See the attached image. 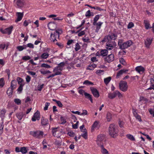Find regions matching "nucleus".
Masks as SVG:
<instances>
[{"label":"nucleus","mask_w":154,"mask_h":154,"mask_svg":"<svg viewBox=\"0 0 154 154\" xmlns=\"http://www.w3.org/2000/svg\"><path fill=\"white\" fill-rule=\"evenodd\" d=\"M117 37V35L116 33H112L111 34L105 36L102 42H106V48L109 50H112L116 46V43L114 40Z\"/></svg>","instance_id":"1"},{"label":"nucleus","mask_w":154,"mask_h":154,"mask_svg":"<svg viewBox=\"0 0 154 154\" xmlns=\"http://www.w3.org/2000/svg\"><path fill=\"white\" fill-rule=\"evenodd\" d=\"M109 133L110 136L113 138H115L118 134V126L114 123L109 125L108 128Z\"/></svg>","instance_id":"2"},{"label":"nucleus","mask_w":154,"mask_h":154,"mask_svg":"<svg viewBox=\"0 0 154 154\" xmlns=\"http://www.w3.org/2000/svg\"><path fill=\"white\" fill-rule=\"evenodd\" d=\"M62 33L63 31L61 29H57L53 33L51 34V40L53 42L57 41V39H59L60 35Z\"/></svg>","instance_id":"3"},{"label":"nucleus","mask_w":154,"mask_h":154,"mask_svg":"<svg viewBox=\"0 0 154 154\" xmlns=\"http://www.w3.org/2000/svg\"><path fill=\"white\" fill-rule=\"evenodd\" d=\"M29 134L34 137L40 139L43 137L44 132L40 130H37L36 131H30Z\"/></svg>","instance_id":"4"},{"label":"nucleus","mask_w":154,"mask_h":154,"mask_svg":"<svg viewBox=\"0 0 154 154\" xmlns=\"http://www.w3.org/2000/svg\"><path fill=\"white\" fill-rule=\"evenodd\" d=\"M118 95L119 97L122 96V94L118 91H116L113 93H109L108 94V97L111 99H113Z\"/></svg>","instance_id":"5"},{"label":"nucleus","mask_w":154,"mask_h":154,"mask_svg":"<svg viewBox=\"0 0 154 154\" xmlns=\"http://www.w3.org/2000/svg\"><path fill=\"white\" fill-rule=\"evenodd\" d=\"M13 28V26H11L4 30L1 29L0 31L3 34H7L8 35H9L11 33Z\"/></svg>","instance_id":"6"},{"label":"nucleus","mask_w":154,"mask_h":154,"mask_svg":"<svg viewBox=\"0 0 154 154\" xmlns=\"http://www.w3.org/2000/svg\"><path fill=\"white\" fill-rule=\"evenodd\" d=\"M52 132L53 135L59 138L61 135V132L59 130H57V128H53L52 130Z\"/></svg>","instance_id":"7"},{"label":"nucleus","mask_w":154,"mask_h":154,"mask_svg":"<svg viewBox=\"0 0 154 154\" xmlns=\"http://www.w3.org/2000/svg\"><path fill=\"white\" fill-rule=\"evenodd\" d=\"M104 136L103 134H100L98 136L97 139V145L99 146H100L102 142L104 140Z\"/></svg>","instance_id":"8"},{"label":"nucleus","mask_w":154,"mask_h":154,"mask_svg":"<svg viewBox=\"0 0 154 154\" xmlns=\"http://www.w3.org/2000/svg\"><path fill=\"white\" fill-rule=\"evenodd\" d=\"M90 90L94 95V96L98 98L99 96V94L98 90L95 88L93 87L90 88Z\"/></svg>","instance_id":"9"},{"label":"nucleus","mask_w":154,"mask_h":154,"mask_svg":"<svg viewBox=\"0 0 154 154\" xmlns=\"http://www.w3.org/2000/svg\"><path fill=\"white\" fill-rule=\"evenodd\" d=\"M40 112L37 110V111L34 114L33 117L32 118V121L35 122L37 120H39L40 119Z\"/></svg>","instance_id":"10"},{"label":"nucleus","mask_w":154,"mask_h":154,"mask_svg":"<svg viewBox=\"0 0 154 154\" xmlns=\"http://www.w3.org/2000/svg\"><path fill=\"white\" fill-rule=\"evenodd\" d=\"M48 29L51 30H54L57 27V24L54 22H49L48 25Z\"/></svg>","instance_id":"11"},{"label":"nucleus","mask_w":154,"mask_h":154,"mask_svg":"<svg viewBox=\"0 0 154 154\" xmlns=\"http://www.w3.org/2000/svg\"><path fill=\"white\" fill-rule=\"evenodd\" d=\"M16 14L17 17V18L15 20V22H17L20 21L22 19V18L23 16V12L21 13L17 12Z\"/></svg>","instance_id":"12"},{"label":"nucleus","mask_w":154,"mask_h":154,"mask_svg":"<svg viewBox=\"0 0 154 154\" xmlns=\"http://www.w3.org/2000/svg\"><path fill=\"white\" fill-rule=\"evenodd\" d=\"M119 89L122 91H125V81H121L119 84Z\"/></svg>","instance_id":"13"},{"label":"nucleus","mask_w":154,"mask_h":154,"mask_svg":"<svg viewBox=\"0 0 154 154\" xmlns=\"http://www.w3.org/2000/svg\"><path fill=\"white\" fill-rule=\"evenodd\" d=\"M135 70L136 71L140 74L143 73L145 71V69L142 66H139L135 68Z\"/></svg>","instance_id":"14"},{"label":"nucleus","mask_w":154,"mask_h":154,"mask_svg":"<svg viewBox=\"0 0 154 154\" xmlns=\"http://www.w3.org/2000/svg\"><path fill=\"white\" fill-rule=\"evenodd\" d=\"M105 60L108 62H111L114 60V55L113 54H111L105 58Z\"/></svg>","instance_id":"15"},{"label":"nucleus","mask_w":154,"mask_h":154,"mask_svg":"<svg viewBox=\"0 0 154 154\" xmlns=\"http://www.w3.org/2000/svg\"><path fill=\"white\" fill-rule=\"evenodd\" d=\"M125 42H123L122 39H120L119 41L118 44L119 48L122 50H124L125 48Z\"/></svg>","instance_id":"16"},{"label":"nucleus","mask_w":154,"mask_h":154,"mask_svg":"<svg viewBox=\"0 0 154 154\" xmlns=\"http://www.w3.org/2000/svg\"><path fill=\"white\" fill-rule=\"evenodd\" d=\"M143 23L144 24L145 28L146 29H149L151 28V27L150 26L149 21L148 20H144Z\"/></svg>","instance_id":"17"},{"label":"nucleus","mask_w":154,"mask_h":154,"mask_svg":"<svg viewBox=\"0 0 154 154\" xmlns=\"http://www.w3.org/2000/svg\"><path fill=\"white\" fill-rule=\"evenodd\" d=\"M103 23L101 22H99L98 23H95V26H96V29L95 30L96 32H98Z\"/></svg>","instance_id":"18"},{"label":"nucleus","mask_w":154,"mask_h":154,"mask_svg":"<svg viewBox=\"0 0 154 154\" xmlns=\"http://www.w3.org/2000/svg\"><path fill=\"white\" fill-rule=\"evenodd\" d=\"M17 84V82L15 80H12L11 83V86L9 88L14 90L16 88Z\"/></svg>","instance_id":"19"},{"label":"nucleus","mask_w":154,"mask_h":154,"mask_svg":"<svg viewBox=\"0 0 154 154\" xmlns=\"http://www.w3.org/2000/svg\"><path fill=\"white\" fill-rule=\"evenodd\" d=\"M152 41V39L150 38H147L146 39V41L145 42V45L146 47L147 48H149Z\"/></svg>","instance_id":"20"},{"label":"nucleus","mask_w":154,"mask_h":154,"mask_svg":"<svg viewBox=\"0 0 154 154\" xmlns=\"http://www.w3.org/2000/svg\"><path fill=\"white\" fill-rule=\"evenodd\" d=\"M108 50L107 48L106 49H102L100 50V55L103 56V57L106 56L108 53Z\"/></svg>","instance_id":"21"},{"label":"nucleus","mask_w":154,"mask_h":154,"mask_svg":"<svg viewBox=\"0 0 154 154\" xmlns=\"http://www.w3.org/2000/svg\"><path fill=\"white\" fill-rule=\"evenodd\" d=\"M48 122L47 119H45L44 117H42L41 119V124L42 125H45L48 124Z\"/></svg>","instance_id":"22"},{"label":"nucleus","mask_w":154,"mask_h":154,"mask_svg":"<svg viewBox=\"0 0 154 154\" xmlns=\"http://www.w3.org/2000/svg\"><path fill=\"white\" fill-rule=\"evenodd\" d=\"M100 147L101 149V152L102 154H109V152L104 148L103 145H101Z\"/></svg>","instance_id":"23"},{"label":"nucleus","mask_w":154,"mask_h":154,"mask_svg":"<svg viewBox=\"0 0 154 154\" xmlns=\"http://www.w3.org/2000/svg\"><path fill=\"white\" fill-rule=\"evenodd\" d=\"M84 95L86 98L90 100L91 103H93V99L92 98V96L91 95L87 92L84 93Z\"/></svg>","instance_id":"24"},{"label":"nucleus","mask_w":154,"mask_h":154,"mask_svg":"<svg viewBox=\"0 0 154 154\" xmlns=\"http://www.w3.org/2000/svg\"><path fill=\"white\" fill-rule=\"evenodd\" d=\"M13 90L14 89L9 88L7 91V94L10 98L12 96Z\"/></svg>","instance_id":"25"},{"label":"nucleus","mask_w":154,"mask_h":154,"mask_svg":"<svg viewBox=\"0 0 154 154\" xmlns=\"http://www.w3.org/2000/svg\"><path fill=\"white\" fill-rule=\"evenodd\" d=\"M24 114L22 112H17L16 114V116L18 119L20 120L22 119Z\"/></svg>","instance_id":"26"},{"label":"nucleus","mask_w":154,"mask_h":154,"mask_svg":"<svg viewBox=\"0 0 154 154\" xmlns=\"http://www.w3.org/2000/svg\"><path fill=\"white\" fill-rule=\"evenodd\" d=\"M125 73V69H121L119 71L116 75V78H119L120 76H121L123 73Z\"/></svg>","instance_id":"27"},{"label":"nucleus","mask_w":154,"mask_h":154,"mask_svg":"<svg viewBox=\"0 0 154 154\" xmlns=\"http://www.w3.org/2000/svg\"><path fill=\"white\" fill-rule=\"evenodd\" d=\"M23 0H17V5L19 7H22L24 5Z\"/></svg>","instance_id":"28"},{"label":"nucleus","mask_w":154,"mask_h":154,"mask_svg":"<svg viewBox=\"0 0 154 154\" xmlns=\"http://www.w3.org/2000/svg\"><path fill=\"white\" fill-rule=\"evenodd\" d=\"M63 70V68H61V67H60L59 66H58L55 67L54 69L53 70V72H60L61 71H62Z\"/></svg>","instance_id":"29"},{"label":"nucleus","mask_w":154,"mask_h":154,"mask_svg":"<svg viewBox=\"0 0 154 154\" xmlns=\"http://www.w3.org/2000/svg\"><path fill=\"white\" fill-rule=\"evenodd\" d=\"M49 54L47 52L43 53L41 56L40 57L42 59H46L49 56Z\"/></svg>","instance_id":"30"},{"label":"nucleus","mask_w":154,"mask_h":154,"mask_svg":"<svg viewBox=\"0 0 154 154\" xmlns=\"http://www.w3.org/2000/svg\"><path fill=\"white\" fill-rule=\"evenodd\" d=\"M83 85H94V83L92 82L89 81L88 80H86L84 81L83 83Z\"/></svg>","instance_id":"31"},{"label":"nucleus","mask_w":154,"mask_h":154,"mask_svg":"<svg viewBox=\"0 0 154 154\" xmlns=\"http://www.w3.org/2000/svg\"><path fill=\"white\" fill-rule=\"evenodd\" d=\"M106 118L108 122L111 121L112 119V115L110 112H108L106 115Z\"/></svg>","instance_id":"32"},{"label":"nucleus","mask_w":154,"mask_h":154,"mask_svg":"<svg viewBox=\"0 0 154 154\" xmlns=\"http://www.w3.org/2000/svg\"><path fill=\"white\" fill-rule=\"evenodd\" d=\"M111 79V77H109L106 78H105L104 79V82L106 85H107L110 82Z\"/></svg>","instance_id":"33"},{"label":"nucleus","mask_w":154,"mask_h":154,"mask_svg":"<svg viewBox=\"0 0 154 154\" xmlns=\"http://www.w3.org/2000/svg\"><path fill=\"white\" fill-rule=\"evenodd\" d=\"M97 66L95 64H92L91 65H89L87 68V69L89 70H93Z\"/></svg>","instance_id":"34"},{"label":"nucleus","mask_w":154,"mask_h":154,"mask_svg":"<svg viewBox=\"0 0 154 154\" xmlns=\"http://www.w3.org/2000/svg\"><path fill=\"white\" fill-rule=\"evenodd\" d=\"M5 84L4 79L3 78L0 79V87L2 88Z\"/></svg>","instance_id":"35"},{"label":"nucleus","mask_w":154,"mask_h":154,"mask_svg":"<svg viewBox=\"0 0 154 154\" xmlns=\"http://www.w3.org/2000/svg\"><path fill=\"white\" fill-rule=\"evenodd\" d=\"M20 86L18 89L17 91L19 92V93L20 94L21 93V92L23 89V87L24 86V84H21L19 85Z\"/></svg>","instance_id":"36"},{"label":"nucleus","mask_w":154,"mask_h":154,"mask_svg":"<svg viewBox=\"0 0 154 154\" xmlns=\"http://www.w3.org/2000/svg\"><path fill=\"white\" fill-rule=\"evenodd\" d=\"M52 100L56 102L59 107H62L63 106V104L60 101L57 100H56L55 99H53Z\"/></svg>","instance_id":"37"},{"label":"nucleus","mask_w":154,"mask_h":154,"mask_svg":"<svg viewBox=\"0 0 154 154\" xmlns=\"http://www.w3.org/2000/svg\"><path fill=\"white\" fill-rule=\"evenodd\" d=\"M84 130L85 131V132H83L84 133L81 134V136L85 139H86L88 138L87 133L86 131V130L85 128L84 129Z\"/></svg>","instance_id":"38"},{"label":"nucleus","mask_w":154,"mask_h":154,"mask_svg":"<svg viewBox=\"0 0 154 154\" xmlns=\"http://www.w3.org/2000/svg\"><path fill=\"white\" fill-rule=\"evenodd\" d=\"M127 137L131 141H135V139L133 136L130 134H127L126 135Z\"/></svg>","instance_id":"39"},{"label":"nucleus","mask_w":154,"mask_h":154,"mask_svg":"<svg viewBox=\"0 0 154 154\" xmlns=\"http://www.w3.org/2000/svg\"><path fill=\"white\" fill-rule=\"evenodd\" d=\"M99 16L98 15H97L95 16L94 19V22L93 23V25L94 26H95V23H97V22L99 20Z\"/></svg>","instance_id":"40"},{"label":"nucleus","mask_w":154,"mask_h":154,"mask_svg":"<svg viewBox=\"0 0 154 154\" xmlns=\"http://www.w3.org/2000/svg\"><path fill=\"white\" fill-rule=\"evenodd\" d=\"M27 151L26 147H21L20 148V152L23 154L26 153Z\"/></svg>","instance_id":"41"},{"label":"nucleus","mask_w":154,"mask_h":154,"mask_svg":"<svg viewBox=\"0 0 154 154\" xmlns=\"http://www.w3.org/2000/svg\"><path fill=\"white\" fill-rule=\"evenodd\" d=\"M17 80L19 85H20L21 84H25L24 83H22V82H23V80L22 78L18 77L17 78Z\"/></svg>","instance_id":"42"},{"label":"nucleus","mask_w":154,"mask_h":154,"mask_svg":"<svg viewBox=\"0 0 154 154\" xmlns=\"http://www.w3.org/2000/svg\"><path fill=\"white\" fill-rule=\"evenodd\" d=\"M81 48V46L79 44L77 43L76 44L75 49V51H77Z\"/></svg>","instance_id":"43"},{"label":"nucleus","mask_w":154,"mask_h":154,"mask_svg":"<svg viewBox=\"0 0 154 154\" xmlns=\"http://www.w3.org/2000/svg\"><path fill=\"white\" fill-rule=\"evenodd\" d=\"M40 72L42 74H43L44 75L47 74H49V73H51V72H50L49 70H40Z\"/></svg>","instance_id":"44"},{"label":"nucleus","mask_w":154,"mask_h":154,"mask_svg":"<svg viewBox=\"0 0 154 154\" xmlns=\"http://www.w3.org/2000/svg\"><path fill=\"white\" fill-rule=\"evenodd\" d=\"M41 67H44L46 68H50L51 67L50 65L45 63H42L41 65Z\"/></svg>","instance_id":"45"},{"label":"nucleus","mask_w":154,"mask_h":154,"mask_svg":"<svg viewBox=\"0 0 154 154\" xmlns=\"http://www.w3.org/2000/svg\"><path fill=\"white\" fill-rule=\"evenodd\" d=\"M80 31V30H78L76 32V33L79 32L78 34V35L79 36H81L84 35L85 34V31H81L80 32H79Z\"/></svg>","instance_id":"46"},{"label":"nucleus","mask_w":154,"mask_h":154,"mask_svg":"<svg viewBox=\"0 0 154 154\" xmlns=\"http://www.w3.org/2000/svg\"><path fill=\"white\" fill-rule=\"evenodd\" d=\"M14 102L17 105H20L21 103V101L19 99L16 98L14 99Z\"/></svg>","instance_id":"47"},{"label":"nucleus","mask_w":154,"mask_h":154,"mask_svg":"<svg viewBox=\"0 0 154 154\" xmlns=\"http://www.w3.org/2000/svg\"><path fill=\"white\" fill-rule=\"evenodd\" d=\"M6 111L5 109L2 110L0 112V116L1 117H4L6 113Z\"/></svg>","instance_id":"48"},{"label":"nucleus","mask_w":154,"mask_h":154,"mask_svg":"<svg viewBox=\"0 0 154 154\" xmlns=\"http://www.w3.org/2000/svg\"><path fill=\"white\" fill-rule=\"evenodd\" d=\"M31 57L29 56H24L23 57L22 60H27L30 59Z\"/></svg>","instance_id":"49"},{"label":"nucleus","mask_w":154,"mask_h":154,"mask_svg":"<svg viewBox=\"0 0 154 154\" xmlns=\"http://www.w3.org/2000/svg\"><path fill=\"white\" fill-rule=\"evenodd\" d=\"M50 104V103L49 102H46L45 104V107L44 108V110H48V107Z\"/></svg>","instance_id":"50"},{"label":"nucleus","mask_w":154,"mask_h":154,"mask_svg":"<svg viewBox=\"0 0 154 154\" xmlns=\"http://www.w3.org/2000/svg\"><path fill=\"white\" fill-rule=\"evenodd\" d=\"M132 42L131 40H129L126 42V47H127L130 46L132 44Z\"/></svg>","instance_id":"51"},{"label":"nucleus","mask_w":154,"mask_h":154,"mask_svg":"<svg viewBox=\"0 0 154 154\" xmlns=\"http://www.w3.org/2000/svg\"><path fill=\"white\" fill-rule=\"evenodd\" d=\"M62 74L61 72H55V73L54 74H52L51 75V77H53L55 76V75H61Z\"/></svg>","instance_id":"52"},{"label":"nucleus","mask_w":154,"mask_h":154,"mask_svg":"<svg viewBox=\"0 0 154 154\" xmlns=\"http://www.w3.org/2000/svg\"><path fill=\"white\" fill-rule=\"evenodd\" d=\"M98 125V122L97 121H95L94 122L92 126V128L93 129H94L96 128Z\"/></svg>","instance_id":"53"},{"label":"nucleus","mask_w":154,"mask_h":154,"mask_svg":"<svg viewBox=\"0 0 154 154\" xmlns=\"http://www.w3.org/2000/svg\"><path fill=\"white\" fill-rule=\"evenodd\" d=\"M28 21H30V20H25L24 21L23 24L25 26H27L29 23H31V22H29Z\"/></svg>","instance_id":"54"},{"label":"nucleus","mask_w":154,"mask_h":154,"mask_svg":"<svg viewBox=\"0 0 154 154\" xmlns=\"http://www.w3.org/2000/svg\"><path fill=\"white\" fill-rule=\"evenodd\" d=\"M134 26V23L133 22H131L129 23L127 27L128 29H130Z\"/></svg>","instance_id":"55"},{"label":"nucleus","mask_w":154,"mask_h":154,"mask_svg":"<svg viewBox=\"0 0 154 154\" xmlns=\"http://www.w3.org/2000/svg\"><path fill=\"white\" fill-rule=\"evenodd\" d=\"M79 123V121H77L75 124L73 125H72L73 128L75 129H77L78 128V125Z\"/></svg>","instance_id":"56"},{"label":"nucleus","mask_w":154,"mask_h":154,"mask_svg":"<svg viewBox=\"0 0 154 154\" xmlns=\"http://www.w3.org/2000/svg\"><path fill=\"white\" fill-rule=\"evenodd\" d=\"M139 100L140 101H143L145 102H146L147 101V99L145 97L142 96L140 97Z\"/></svg>","instance_id":"57"},{"label":"nucleus","mask_w":154,"mask_h":154,"mask_svg":"<svg viewBox=\"0 0 154 154\" xmlns=\"http://www.w3.org/2000/svg\"><path fill=\"white\" fill-rule=\"evenodd\" d=\"M31 79V78L29 76L27 75L26 77V82H27L28 83L30 82Z\"/></svg>","instance_id":"58"},{"label":"nucleus","mask_w":154,"mask_h":154,"mask_svg":"<svg viewBox=\"0 0 154 154\" xmlns=\"http://www.w3.org/2000/svg\"><path fill=\"white\" fill-rule=\"evenodd\" d=\"M135 117L136 118V119L139 122H141L142 121L141 117L139 115H137Z\"/></svg>","instance_id":"59"},{"label":"nucleus","mask_w":154,"mask_h":154,"mask_svg":"<svg viewBox=\"0 0 154 154\" xmlns=\"http://www.w3.org/2000/svg\"><path fill=\"white\" fill-rule=\"evenodd\" d=\"M27 72L31 75L34 76L36 75V73L32 71H28Z\"/></svg>","instance_id":"60"},{"label":"nucleus","mask_w":154,"mask_h":154,"mask_svg":"<svg viewBox=\"0 0 154 154\" xmlns=\"http://www.w3.org/2000/svg\"><path fill=\"white\" fill-rule=\"evenodd\" d=\"M149 111L150 114L152 115V117H154V110L153 109H151L149 110Z\"/></svg>","instance_id":"61"},{"label":"nucleus","mask_w":154,"mask_h":154,"mask_svg":"<svg viewBox=\"0 0 154 154\" xmlns=\"http://www.w3.org/2000/svg\"><path fill=\"white\" fill-rule=\"evenodd\" d=\"M65 63L64 62H61V63H59V64H58V66H59L60 67H61V68H63V67L65 65Z\"/></svg>","instance_id":"62"},{"label":"nucleus","mask_w":154,"mask_h":154,"mask_svg":"<svg viewBox=\"0 0 154 154\" xmlns=\"http://www.w3.org/2000/svg\"><path fill=\"white\" fill-rule=\"evenodd\" d=\"M96 73L97 74L100 75L101 74H102V73L103 74L104 71L103 70H98L96 71Z\"/></svg>","instance_id":"63"},{"label":"nucleus","mask_w":154,"mask_h":154,"mask_svg":"<svg viewBox=\"0 0 154 154\" xmlns=\"http://www.w3.org/2000/svg\"><path fill=\"white\" fill-rule=\"evenodd\" d=\"M150 83L151 86L154 87V79L153 78L150 79Z\"/></svg>","instance_id":"64"}]
</instances>
